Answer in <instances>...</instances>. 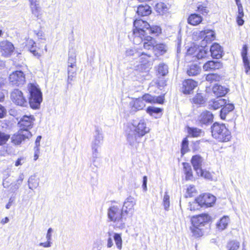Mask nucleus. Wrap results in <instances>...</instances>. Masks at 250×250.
Wrapping results in <instances>:
<instances>
[{
  "label": "nucleus",
  "mask_w": 250,
  "mask_h": 250,
  "mask_svg": "<svg viewBox=\"0 0 250 250\" xmlns=\"http://www.w3.org/2000/svg\"><path fill=\"white\" fill-rule=\"evenodd\" d=\"M146 123L143 119L133 120L127 123L124 127V131L128 144L136 146L140 139L150 131Z\"/></svg>",
  "instance_id": "obj_1"
},
{
  "label": "nucleus",
  "mask_w": 250,
  "mask_h": 250,
  "mask_svg": "<svg viewBox=\"0 0 250 250\" xmlns=\"http://www.w3.org/2000/svg\"><path fill=\"white\" fill-rule=\"evenodd\" d=\"M104 135L101 128L96 127L91 143V161L94 164L100 157V148L104 142Z\"/></svg>",
  "instance_id": "obj_2"
},
{
  "label": "nucleus",
  "mask_w": 250,
  "mask_h": 250,
  "mask_svg": "<svg viewBox=\"0 0 250 250\" xmlns=\"http://www.w3.org/2000/svg\"><path fill=\"white\" fill-rule=\"evenodd\" d=\"M212 137L217 141L226 143L230 141L231 134L225 124L214 123L211 126Z\"/></svg>",
  "instance_id": "obj_3"
},
{
  "label": "nucleus",
  "mask_w": 250,
  "mask_h": 250,
  "mask_svg": "<svg viewBox=\"0 0 250 250\" xmlns=\"http://www.w3.org/2000/svg\"><path fill=\"white\" fill-rule=\"evenodd\" d=\"M29 93V103L33 109H38L40 107L42 101V93L39 85L36 83H30L27 86Z\"/></svg>",
  "instance_id": "obj_4"
},
{
  "label": "nucleus",
  "mask_w": 250,
  "mask_h": 250,
  "mask_svg": "<svg viewBox=\"0 0 250 250\" xmlns=\"http://www.w3.org/2000/svg\"><path fill=\"white\" fill-rule=\"evenodd\" d=\"M134 29L133 34L134 36V42L137 43V39L142 40V37H145L147 29L150 27V25L146 21L142 20H136L134 21Z\"/></svg>",
  "instance_id": "obj_5"
},
{
  "label": "nucleus",
  "mask_w": 250,
  "mask_h": 250,
  "mask_svg": "<svg viewBox=\"0 0 250 250\" xmlns=\"http://www.w3.org/2000/svg\"><path fill=\"white\" fill-rule=\"evenodd\" d=\"M10 98L13 103L21 106H25L28 103L22 92L18 89H15L11 92Z\"/></svg>",
  "instance_id": "obj_6"
},
{
  "label": "nucleus",
  "mask_w": 250,
  "mask_h": 250,
  "mask_svg": "<svg viewBox=\"0 0 250 250\" xmlns=\"http://www.w3.org/2000/svg\"><path fill=\"white\" fill-rule=\"evenodd\" d=\"M195 201L201 207H209L214 204L216 197L209 193H205L199 195Z\"/></svg>",
  "instance_id": "obj_7"
},
{
  "label": "nucleus",
  "mask_w": 250,
  "mask_h": 250,
  "mask_svg": "<svg viewBox=\"0 0 250 250\" xmlns=\"http://www.w3.org/2000/svg\"><path fill=\"white\" fill-rule=\"evenodd\" d=\"M136 204L134 198L128 197L125 201L122 210L125 219L130 217L134 211V206Z\"/></svg>",
  "instance_id": "obj_8"
},
{
  "label": "nucleus",
  "mask_w": 250,
  "mask_h": 250,
  "mask_svg": "<svg viewBox=\"0 0 250 250\" xmlns=\"http://www.w3.org/2000/svg\"><path fill=\"white\" fill-rule=\"evenodd\" d=\"M190 222L191 225L189 228L192 235L196 237L202 236L203 234L202 229L207 221H205L204 220H190Z\"/></svg>",
  "instance_id": "obj_9"
},
{
  "label": "nucleus",
  "mask_w": 250,
  "mask_h": 250,
  "mask_svg": "<svg viewBox=\"0 0 250 250\" xmlns=\"http://www.w3.org/2000/svg\"><path fill=\"white\" fill-rule=\"evenodd\" d=\"M31 136L32 134L30 131L19 130L11 137V143L14 145H19L22 142L26 139H29Z\"/></svg>",
  "instance_id": "obj_10"
},
{
  "label": "nucleus",
  "mask_w": 250,
  "mask_h": 250,
  "mask_svg": "<svg viewBox=\"0 0 250 250\" xmlns=\"http://www.w3.org/2000/svg\"><path fill=\"white\" fill-rule=\"evenodd\" d=\"M10 83L14 85L21 86L25 83V77L21 71H16L11 73L9 77Z\"/></svg>",
  "instance_id": "obj_11"
},
{
  "label": "nucleus",
  "mask_w": 250,
  "mask_h": 250,
  "mask_svg": "<svg viewBox=\"0 0 250 250\" xmlns=\"http://www.w3.org/2000/svg\"><path fill=\"white\" fill-rule=\"evenodd\" d=\"M35 120V118L33 115L23 116L18 123L20 127V130L29 131V129L33 126Z\"/></svg>",
  "instance_id": "obj_12"
},
{
  "label": "nucleus",
  "mask_w": 250,
  "mask_h": 250,
  "mask_svg": "<svg viewBox=\"0 0 250 250\" xmlns=\"http://www.w3.org/2000/svg\"><path fill=\"white\" fill-rule=\"evenodd\" d=\"M107 215L109 219H123V214L120 205H114L108 209Z\"/></svg>",
  "instance_id": "obj_13"
},
{
  "label": "nucleus",
  "mask_w": 250,
  "mask_h": 250,
  "mask_svg": "<svg viewBox=\"0 0 250 250\" xmlns=\"http://www.w3.org/2000/svg\"><path fill=\"white\" fill-rule=\"evenodd\" d=\"M213 115L209 111H203L198 116L197 121L201 125H208L213 122Z\"/></svg>",
  "instance_id": "obj_14"
},
{
  "label": "nucleus",
  "mask_w": 250,
  "mask_h": 250,
  "mask_svg": "<svg viewBox=\"0 0 250 250\" xmlns=\"http://www.w3.org/2000/svg\"><path fill=\"white\" fill-rule=\"evenodd\" d=\"M195 32L194 33L195 34ZM198 34L200 39H203V42L206 41V42H211L215 39V33L214 31L210 29H205L204 30L196 32Z\"/></svg>",
  "instance_id": "obj_15"
},
{
  "label": "nucleus",
  "mask_w": 250,
  "mask_h": 250,
  "mask_svg": "<svg viewBox=\"0 0 250 250\" xmlns=\"http://www.w3.org/2000/svg\"><path fill=\"white\" fill-rule=\"evenodd\" d=\"M0 48L2 55L5 57H9L14 50L13 44L11 42L7 41H3L0 42Z\"/></svg>",
  "instance_id": "obj_16"
},
{
  "label": "nucleus",
  "mask_w": 250,
  "mask_h": 250,
  "mask_svg": "<svg viewBox=\"0 0 250 250\" xmlns=\"http://www.w3.org/2000/svg\"><path fill=\"white\" fill-rule=\"evenodd\" d=\"M197 86V82L191 79L185 80L183 82L182 91L185 94H189Z\"/></svg>",
  "instance_id": "obj_17"
},
{
  "label": "nucleus",
  "mask_w": 250,
  "mask_h": 250,
  "mask_svg": "<svg viewBox=\"0 0 250 250\" xmlns=\"http://www.w3.org/2000/svg\"><path fill=\"white\" fill-rule=\"evenodd\" d=\"M32 14L38 19H41L42 15V8L37 0H29Z\"/></svg>",
  "instance_id": "obj_18"
},
{
  "label": "nucleus",
  "mask_w": 250,
  "mask_h": 250,
  "mask_svg": "<svg viewBox=\"0 0 250 250\" xmlns=\"http://www.w3.org/2000/svg\"><path fill=\"white\" fill-rule=\"evenodd\" d=\"M194 48L191 47L188 50V54L193 55L196 56L198 59H201L206 58L209 54V52L208 49L205 47H202L200 49L196 50L194 53L192 54V52L194 51Z\"/></svg>",
  "instance_id": "obj_19"
},
{
  "label": "nucleus",
  "mask_w": 250,
  "mask_h": 250,
  "mask_svg": "<svg viewBox=\"0 0 250 250\" xmlns=\"http://www.w3.org/2000/svg\"><path fill=\"white\" fill-rule=\"evenodd\" d=\"M23 179V175L22 174H21L18 179L14 182L12 183H9V192L10 193H12V195H15L16 196L17 191L18 189L20 187Z\"/></svg>",
  "instance_id": "obj_20"
},
{
  "label": "nucleus",
  "mask_w": 250,
  "mask_h": 250,
  "mask_svg": "<svg viewBox=\"0 0 250 250\" xmlns=\"http://www.w3.org/2000/svg\"><path fill=\"white\" fill-rule=\"evenodd\" d=\"M223 67L222 63L218 61H209L205 63L203 68L205 71H212L219 69Z\"/></svg>",
  "instance_id": "obj_21"
},
{
  "label": "nucleus",
  "mask_w": 250,
  "mask_h": 250,
  "mask_svg": "<svg viewBox=\"0 0 250 250\" xmlns=\"http://www.w3.org/2000/svg\"><path fill=\"white\" fill-rule=\"evenodd\" d=\"M144 39L140 40V38L139 39H137V41L138 42V43L137 44H139V42L141 41H143V46L145 49L149 50L151 49H153L154 48V45L156 43L155 40L150 36H146L144 37Z\"/></svg>",
  "instance_id": "obj_22"
},
{
  "label": "nucleus",
  "mask_w": 250,
  "mask_h": 250,
  "mask_svg": "<svg viewBox=\"0 0 250 250\" xmlns=\"http://www.w3.org/2000/svg\"><path fill=\"white\" fill-rule=\"evenodd\" d=\"M210 52L213 58L219 59L222 57L223 50L218 43H214L211 46Z\"/></svg>",
  "instance_id": "obj_23"
},
{
  "label": "nucleus",
  "mask_w": 250,
  "mask_h": 250,
  "mask_svg": "<svg viewBox=\"0 0 250 250\" xmlns=\"http://www.w3.org/2000/svg\"><path fill=\"white\" fill-rule=\"evenodd\" d=\"M53 229L52 228H49L47 233L46 234V241L44 242H41L39 244V246L42 247L44 248H48L51 247L53 244L52 234L53 233Z\"/></svg>",
  "instance_id": "obj_24"
},
{
  "label": "nucleus",
  "mask_w": 250,
  "mask_h": 250,
  "mask_svg": "<svg viewBox=\"0 0 250 250\" xmlns=\"http://www.w3.org/2000/svg\"><path fill=\"white\" fill-rule=\"evenodd\" d=\"M229 91V89L225 86L216 84L212 87L213 93L218 97L225 96Z\"/></svg>",
  "instance_id": "obj_25"
},
{
  "label": "nucleus",
  "mask_w": 250,
  "mask_h": 250,
  "mask_svg": "<svg viewBox=\"0 0 250 250\" xmlns=\"http://www.w3.org/2000/svg\"><path fill=\"white\" fill-rule=\"evenodd\" d=\"M227 103V100L225 99L219 98L214 99L209 102V108L214 110L217 109L224 106Z\"/></svg>",
  "instance_id": "obj_26"
},
{
  "label": "nucleus",
  "mask_w": 250,
  "mask_h": 250,
  "mask_svg": "<svg viewBox=\"0 0 250 250\" xmlns=\"http://www.w3.org/2000/svg\"><path fill=\"white\" fill-rule=\"evenodd\" d=\"M222 107L220 115L221 119L225 120L227 115L234 109V106L232 104L229 103L227 101V103Z\"/></svg>",
  "instance_id": "obj_27"
},
{
  "label": "nucleus",
  "mask_w": 250,
  "mask_h": 250,
  "mask_svg": "<svg viewBox=\"0 0 250 250\" xmlns=\"http://www.w3.org/2000/svg\"><path fill=\"white\" fill-rule=\"evenodd\" d=\"M202 162L203 159L199 155H195L192 157L191 163L194 170L196 172L198 171H201Z\"/></svg>",
  "instance_id": "obj_28"
},
{
  "label": "nucleus",
  "mask_w": 250,
  "mask_h": 250,
  "mask_svg": "<svg viewBox=\"0 0 250 250\" xmlns=\"http://www.w3.org/2000/svg\"><path fill=\"white\" fill-rule=\"evenodd\" d=\"M203 20L202 17L198 14H191L188 19V23L191 25L195 26L199 24Z\"/></svg>",
  "instance_id": "obj_29"
},
{
  "label": "nucleus",
  "mask_w": 250,
  "mask_h": 250,
  "mask_svg": "<svg viewBox=\"0 0 250 250\" xmlns=\"http://www.w3.org/2000/svg\"><path fill=\"white\" fill-rule=\"evenodd\" d=\"M137 12L139 15L146 16L151 13V10L149 5L141 4L138 6Z\"/></svg>",
  "instance_id": "obj_30"
},
{
  "label": "nucleus",
  "mask_w": 250,
  "mask_h": 250,
  "mask_svg": "<svg viewBox=\"0 0 250 250\" xmlns=\"http://www.w3.org/2000/svg\"><path fill=\"white\" fill-rule=\"evenodd\" d=\"M28 187L30 189L36 188L39 185V180L35 175H31L28 180Z\"/></svg>",
  "instance_id": "obj_31"
},
{
  "label": "nucleus",
  "mask_w": 250,
  "mask_h": 250,
  "mask_svg": "<svg viewBox=\"0 0 250 250\" xmlns=\"http://www.w3.org/2000/svg\"><path fill=\"white\" fill-rule=\"evenodd\" d=\"M138 60L141 65H145L150 62L151 56L141 51L140 55L138 56Z\"/></svg>",
  "instance_id": "obj_32"
},
{
  "label": "nucleus",
  "mask_w": 250,
  "mask_h": 250,
  "mask_svg": "<svg viewBox=\"0 0 250 250\" xmlns=\"http://www.w3.org/2000/svg\"><path fill=\"white\" fill-rule=\"evenodd\" d=\"M36 43L32 39H28L27 41L26 46L29 48L30 51L32 53L34 56L39 57L40 56L39 53L36 50Z\"/></svg>",
  "instance_id": "obj_33"
},
{
  "label": "nucleus",
  "mask_w": 250,
  "mask_h": 250,
  "mask_svg": "<svg viewBox=\"0 0 250 250\" xmlns=\"http://www.w3.org/2000/svg\"><path fill=\"white\" fill-rule=\"evenodd\" d=\"M200 67L196 64H191L187 70V74L189 76H195L199 74Z\"/></svg>",
  "instance_id": "obj_34"
},
{
  "label": "nucleus",
  "mask_w": 250,
  "mask_h": 250,
  "mask_svg": "<svg viewBox=\"0 0 250 250\" xmlns=\"http://www.w3.org/2000/svg\"><path fill=\"white\" fill-rule=\"evenodd\" d=\"M184 172L186 175V179L187 180H191L193 175L192 169L189 164L187 163H183Z\"/></svg>",
  "instance_id": "obj_35"
},
{
  "label": "nucleus",
  "mask_w": 250,
  "mask_h": 250,
  "mask_svg": "<svg viewBox=\"0 0 250 250\" xmlns=\"http://www.w3.org/2000/svg\"><path fill=\"white\" fill-rule=\"evenodd\" d=\"M188 134L193 137H198L202 135L203 131L201 129L196 127L188 128Z\"/></svg>",
  "instance_id": "obj_36"
},
{
  "label": "nucleus",
  "mask_w": 250,
  "mask_h": 250,
  "mask_svg": "<svg viewBox=\"0 0 250 250\" xmlns=\"http://www.w3.org/2000/svg\"><path fill=\"white\" fill-rule=\"evenodd\" d=\"M141 51L137 48H131L126 50L125 54L126 56L132 57L134 58H138V56L140 55Z\"/></svg>",
  "instance_id": "obj_37"
},
{
  "label": "nucleus",
  "mask_w": 250,
  "mask_h": 250,
  "mask_svg": "<svg viewBox=\"0 0 250 250\" xmlns=\"http://www.w3.org/2000/svg\"><path fill=\"white\" fill-rule=\"evenodd\" d=\"M146 106L142 97L136 99L133 102V107L138 110L142 109Z\"/></svg>",
  "instance_id": "obj_38"
},
{
  "label": "nucleus",
  "mask_w": 250,
  "mask_h": 250,
  "mask_svg": "<svg viewBox=\"0 0 250 250\" xmlns=\"http://www.w3.org/2000/svg\"><path fill=\"white\" fill-rule=\"evenodd\" d=\"M76 66H68L67 67V74H68V78L67 82L68 83H70L71 81H73V78L76 75Z\"/></svg>",
  "instance_id": "obj_39"
},
{
  "label": "nucleus",
  "mask_w": 250,
  "mask_h": 250,
  "mask_svg": "<svg viewBox=\"0 0 250 250\" xmlns=\"http://www.w3.org/2000/svg\"><path fill=\"white\" fill-rule=\"evenodd\" d=\"M162 112V109L160 108L155 107L154 106H149L146 109V112L151 116L157 118V117L156 116Z\"/></svg>",
  "instance_id": "obj_40"
},
{
  "label": "nucleus",
  "mask_w": 250,
  "mask_h": 250,
  "mask_svg": "<svg viewBox=\"0 0 250 250\" xmlns=\"http://www.w3.org/2000/svg\"><path fill=\"white\" fill-rule=\"evenodd\" d=\"M240 247L239 242L235 240L229 241L227 245L228 250H237Z\"/></svg>",
  "instance_id": "obj_41"
},
{
  "label": "nucleus",
  "mask_w": 250,
  "mask_h": 250,
  "mask_svg": "<svg viewBox=\"0 0 250 250\" xmlns=\"http://www.w3.org/2000/svg\"><path fill=\"white\" fill-rule=\"evenodd\" d=\"M228 223V220H218L216 223V228L219 230H223L227 228Z\"/></svg>",
  "instance_id": "obj_42"
},
{
  "label": "nucleus",
  "mask_w": 250,
  "mask_h": 250,
  "mask_svg": "<svg viewBox=\"0 0 250 250\" xmlns=\"http://www.w3.org/2000/svg\"><path fill=\"white\" fill-rule=\"evenodd\" d=\"M113 238L115 241L117 248L121 250L122 248V239L121 235L118 233H114Z\"/></svg>",
  "instance_id": "obj_43"
},
{
  "label": "nucleus",
  "mask_w": 250,
  "mask_h": 250,
  "mask_svg": "<svg viewBox=\"0 0 250 250\" xmlns=\"http://www.w3.org/2000/svg\"><path fill=\"white\" fill-rule=\"evenodd\" d=\"M158 71L159 74L165 76L168 73V67L167 65L162 63H160L158 68Z\"/></svg>",
  "instance_id": "obj_44"
},
{
  "label": "nucleus",
  "mask_w": 250,
  "mask_h": 250,
  "mask_svg": "<svg viewBox=\"0 0 250 250\" xmlns=\"http://www.w3.org/2000/svg\"><path fill=\"white\" fill-rule=\"evenodd\" d=\"M154 50L160 54H163L167 51V47L163 43L156 44L154 45Z\"/></svg>",
  "instance_id": "obj_45"
},
{
  "label": "nucleus",
  "mask_w": 250,
  "mask_h": 250,
  "mask_svg": "<svg viewBox=\"0 0 250 250\" xmlns=\"http://www.w3.org/2000/svg\"><path fill=\"white\" fill-rule=\"evenodd\" d=\"M156 11L160 14H163L167 10L166 5L162 2L158 3L155 5Z\"/></svg>",
  "instance_id": "obj_46"
},
{
  "label": "nucleus",
  "mask_w": 250,
  "mask_h": 250,
  "mask_svg": "<svg viewBox=\"0 0 250 250\" xmlns=\"http://www.w3.org/2000/svg\"><path fill=\"white\" fill-rule=\"evenodd\" d=\"M148 33L153 34L156 36H158L159 34L161 33V29L158 26H152L149 27L148 29H147Z\"/></svg>",
  "instance_id": "obj_47"
},
{
  "label": "nucleus",
  "mask_w": 250,
  "mask_h": 250,
  "mask_svg": "<svg viewBox=\"0 0 250 250\" xmlns=\"http://www.w3.org/2000/svg\"><path fill=\"white\" fill-rule=\"evenodd\" d=\"M5 173L3 177L2 185L4 188H8L10 183V179H8L10 176V173L8 171H5Z\"/></svg>",
  "instance_id": "obj_48"
},
{
  "label": "nucleus",
  "mask_w": 250,
  "mask_h": 250,
  "mask_svg": "<svg viewBox=\"0 0 250 250\" xmlns=\"http://www.w3.org/2000/svg\"><path fill=\"white\" fill-rule=\"evenodd\" d=\"M220 79V76L216 74H209L207 75L206 77V80L210 82L219 81Z\"/></svg>",
  "instance_id": "obj_49"
},
{
  "label": "nucleus",
  "mask_w": 250,
  "mask_h": 250,
  "mask_svg": "<svg viewBox=\"0 0 250 250\" xmlns=\"http://www.w3.org/2000/svg\"><path fill=\"white\" fill-rule=\"evenodd\" d=\"M9 138L10 135L9 134L0 132V146L5 144Z\"/></svg>",
  "instance_id": "obj_50"
},
{
  "label": "nucleus",
  "mask_w": 250,
  "mask_h": 250,
  "mask_svg": "<svg viewBox=\"0 0 250 250\" xmlns=\"http://www.w3.org/2000/svg\"><path fill=\"white\" fill-rule=\"evenodd\" d=\"M193 102L196 104H201L204 103V99L201 94L198 93L192 99Z\"/></svg>",
  "instance_id": "obj_51"
},
{
  "label": "nucleus",
  "mask_w": 250,
  "mask_h": 250,
  "mask_svg": "<svg viewBox=\"0 0 250 250\" xmlns=\"http://www.w3.org/2000/svg\"><path fill=\"white\" fill-rule=\"evenodd\" d=\"M188 141L187 138H185L182 141L181 146V152L182 154L184 155L187 152H188Z\"/></svg>",
  "instance_id": "obj_52"
},
{
  "label": "nucleus",
  "mask_w": 250,
  "mask_h": 250,
  "mask_svg": "<svg viewBox=\"0 0 250 250\" xmlns=\"http://www.w3.org/2000/svg\"><path fill=\"white\" fill-rule=\"evenodd\" d=\"M198 176L204 177L206 179H210L211 178V174L206 170H204L202 168L201 171H198L196 172Z\"/></svg>",
  "instance_id": "obj_53"
},
{
  "label": "nucleus",
  "mask_w": 250,
  "mask_h": 250,
  "mask_svg": "<svg viewBox=\"0 0 250 250\" xmlns=\"http://www.w3.org/2000/svg\"><path fill=\"white\" fill-rule=\"evenodd\" d=\"M248 47L247 45H244L241 52V56L242 57L243 61L249 60L248 57Z\"/></svg>",
  "instance_id": "obj_54"
},
{
  "label": "nucleus",
  "mask_w": 250,
  "mask_h": 250,
  "mask_svg": "<svg viewBox=\"0 0 250 250\" xmlns=\"http://www.w3.org/2000/svg\"><path fill=\"white\" fill-rule=\"evenodd\" d=\"M169 204V196L167 193L166 192L163 198V205L166 210L168 208Z\"/></svg>",
  "instance_id": "obj_55"
},
{
  "label": "nucleus",
  "mask_w": 250,
  "mask_h": 250,
  "mask_svg": "<svg viewBox=\"0 0 250 250\" xmlns=\"http://www.w3.org/2000/svg\"><path fill=\"white\" fill-rule=\"evenodd\" d=\"M196 189L194 186L189 185L187 188V193L189 197H192L196 193Z\"/></svg>",
  "instance_id": "obj_56"
},
{
  "label": "nucleus",
  "mask_w": 250,
  "mask_h": 250,
  "mask_svg": "<svg viewBox=\"0 0 250 250\" xmlns=\"http://www.w3.org/2000/svg\"><path fill=\"white\" fill-rule=\"evenodd\" d=\"M68 66H76V56L75 55H69L68 59Z\"/></svg>",
  "instance_id": "obj_57"
},
{
  "label": "nucleus",
  "mask_w": 250,
  "mask_h": 250,
  "mask_svg": "<svg viewBox=\"0 0 250 250\" xmlns=\"http://www.w3.org/2000/svg\"><path fill=\"white\" fill-rule=\"evenodd\" d=\"M154 97L149 94H145L142 97V98L144 102L153 103Z\"/></svg>",
  "instance_id": "obj_58"
},
{
  "label": "nucleus",
  "mask_w": 250,
  "mask_h": 250,
  "mask_svg": "<svg viewBox=\"0 0 250 250\" xmlns=\"http://www.w3.org/2000/svg\"><path fill=\"white\" fill-rule=\"evenodd\" d=\"M244 63L245 72L247 74H250V60L243 61Z\"/></svg>",
  "instance_id": "obj_59"
},
{
  "label": "nucleus",
  "mask_w": 250,
  "mask_h": 250,
  "mask_svg": "<svg viewBox=\"0 0 250 250\" xmlns=\"http://www.w3.org/2000/svg\"><path fill=\"white\" fill-rule=\"evenodd\" d=\"M15 199H16L15 195H13V196L11 195V196L10 197V198L9 199V201H8V203L6 204V205L5 206V208L7 209H9L11 208V207L13 205V204L15 202Z\"/></svg>",
  "instance_id": "obj_60"
},
{
  "label": "nucleus",
  "mask_w": 250,
  "mask_h": 250,
  "mask_svg": "<svg viewBox=\"0 0 250 250\" xmlns=\"http://www.w3.org/2000/svg\"><path fill=\"white\" fill-rule=\"evenodd\" d=\"M197 8H198V10H197L199 12H200L202 14H207L208 12V9H207V7L202 5H199L198 6Z\"/></svg>",
  "instance_id": "obj_61"
},
{
  "label": "nucleus",
  "mask_w": 250,
  "mask_h": 250,
  "mask_svg": "<svg viewBox=\"0 0 250 250\" xmlns=\"http://www.w3.org/2000/svg\"><path fill=\"white\" fill-rule=\"evenodd\" d=\"M24 163L25 159L23 157H20L18 158V160L16 161L15 166L16 167H18L19 166L22 165Z\"/></svg>",
  "instance_id": "obj_62"
},
{
  "label": "nucleus",
  "mask_w": 250,
  "mask_h": 250,
  "mask_svg": "<svg viewBox=\"0 0 250 250\" xmlns=\"http://www.w3.org/2000/svg\"><path fill=\"white\" fill-rule=\"evenodd\" d=\"M164 102V97L162 96L154 97L153 103L162 104Z\"/></svg>",
  "instance_id": "obj_63"
},
{
  "label": "nucleus",
  "mask_w": 250,
  "mask_h": 250,
  "mask_svg": "<svg viewBox=\"0 0 250 250\" xmlns=\"http://www.w3.org/2000/svg\"><path fill=\"white\" fill-rule=\"evenodd\" d=\"M147 181V177L146 176H144L142 187L145 191H146L147 190V186H146Z\"/></svg>",
  "instance_id": "obj_64"
}]
</instances>
